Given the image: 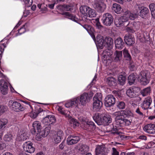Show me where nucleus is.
Wrapping results in <instances>:
<instances>
[{"label":"nucleus","instance_id":"1","mask_svg":"<svg viewBox=\"0 0 155 155\" xmlns=\"http://www.w3.org/2000/svg\"><path fill=\"white\" fill-rule=\"evenodd\" d=\"M113 115L115 117V121L116 130L120 129V127L130 125L132 119L130 117L133 116V114L130 110L126 109L114 112Z\"/></svg>","mask_w":155,"mask_h":155},{"label":"nucleus","instance_id":"2","mask_svg":"<svg viewBox=\"0 0 155 155\" xmlns=\"http://www.w3.org/2000/svg\"><path fill=\"white\" fill-rule=\"evenodd\" d=\"M124 15L120 17H116L114 20L115 25L118 27L123 26L125 22L127 21L129 19L134 20L137 17V15L133 14L128 10L124 12Z\"/></svg>","mask_w":155,"mask_h":155},{"label":"nucleus","instance_id":"3","mask_svg":"<svg viewBox=\"0 0 155 155\" xmlns=\"http://www.w3.org/2000/svg\"><path fill=\"white\" fill-rule=\"evenodd\" d=\"M94 41L97 48L100 49H102L103 47L106 45L110 48H111L113 45V39L109 37H106L104 39L102 36L98 35Z\"/></svg>","mask_w":155,"mask_h":155},{"label":"nucleus","instance_id":"4","mask_svg":"<svg viewBox=\"0 0 155 155\" xmlns=\"http://www.w3.org/2000/svg\"><path fill=\"white\" fill-rule=\"evenodd\" d=\"M93 96L91 92L88 93L84 92L79 96L75 97L77 101L78 105L79 106H84L89 102Z\"/></svg>","mask_w":155,"mask_h":155},{"label":"nucleus","instance_id":"5","mask_svg":"<svg viewBox=\"0 0 155 155\" xmlns=\"http://www.w3.org/2000/svg\"><path fill=\"white\" fill-rule=\"evenodd\" d=\"M2 71L1 67V61H0V90L4 95L6 94L8 92V83L9 79L7 77L4 75L2 72Z\"/></svg>","mask_w":155,"mask_h":155},{"label":"nucleus","instance_id":"6","mask_svg":"<svg viewBox=\"0 0 155 155\" xmlns=\"http://www.w3.org/2000/svg\"><path fill=\"white\" fill-rule=\"evenodd\" d=\"M56 109L59 113L61 114L64 115L68 119L70 124L73 125L74 127H76L79 126L80 125L79 123L76 120L70 116V112H67V113H66L64 108L63 106L58 105L56 106Z\"/></svg>","mask_w":155,"mask_h":155},{"label":"nucleus","instance_id":"7","mask_svg":"<svg viewBox=\"0 0 155 155\" xmlns=\"http://www.w3.org/2000/svg\"><path fill=\"white\" fill-rule=\"evenodd\" d=\"M102 95L99 93L96 94L93 99V108L94 110L98 111L102 106L101 101Z\"/></svg>","mask_w":155,"mask_h":155},{"label":"nucleus","instance_id":"8","mask_svg":"<svg viewBox=\"0 0 155 155\" xmlns=\"http://www.w3.org/2000/svg\"><path fill=\"white\" fill-rule=\"evenodd\" d=\"M134 12H135L133 14H136L137 16L138 13L139 15L143 18H144L149 12L148 8L142 6L141 5L136 4L134 6Z\"/></svg>","mask_w":155,"mask_h":155},{"label":"nucleus","instance_id":"9","mask_svg":"<svg viewBox=\"0 0 155 155\" xmlns=\"http://www.w3.org/2000/svg\"><path fill=\"white\" fill-rule=\"evenodd\" d=\"M8 107L12 110L17 112L22 111L25 109L23 105L15 101H10L8 103Z\"/></svg>","mask_w":155,"mask_h":155},{"label":"nucleus","instance_id":"10","mask_svg":"<svg viewBox=\"0 0 155 155\" xmlns=\"http://www.w3.org/2000/svg\"><path fill=\"white\" fill-rule=\"evenodd\" d=\"M113 54L112 51L110 49H106L104 51L102 54V61L106 66L109 65L113 60L111 57Z\"/></svg>","mask_w":155,"mask_h":155},{"label":"nucleus","instance_id":"11","mask_svg":"<svg viewBox=\"0 0 155 155\" xmlns=\"http://www.w3.org/2000/svg\"><path fill=\"white\" fill-rule=\"evenodd\" d=\"M138 78L141 84L143 85H146L149 82L150 77L148 71H141L138 76Z\"/></svg>","mask_w":155,"mask_h":155},{"label":"nucleus","instance_id":"12","mask_svg":"<svg viewBox=\"0 0 155 155\" xmlns=\"http://www.w3.org/2000/svg\"><path fill=\"white\" fill-rule=\"evenodd\" d=\"M101 20L103 24L107 26H110L113 22V16L108 13L103 15Z\"/></svg>","mask_w":155,"mask_h":155},{"label":"nucleus","instance_id":"13","mask_svg":"<svg viewBox=\"0 0 155 155\" xmlns=\"http://www.w3.org/2000/svg\"><path fill=\"white\" fill-rule=\"evenodd\" d=\"M93 6L94 8L100 12H103L106 8V5L99 0H94Z\"/></svg>","mask_w":155,"mask_h":155},{"label":"nucleus","instance_id":"14","mask_svg":"<svg viewBox=\"0 0 155 155\" xmlns=\"http://www.w3.org/2000/svg\"><path fill=\"white\" fill-rule=\"evenodd\" d=\"M33 143L30 141L25 142L22 145L24 150L29 153H33L35 151V148L33 146Z\"/></svg>","mask_w":155,"mask_h":155},{"label":"nucleus","instance_id":"15","mask_svg":"<svg viewBox=\"0 0 155 155\" xmlns=\"http://www.w3.org/2000/svg\"><path fill=\"white\" fill-rule=\"evenodd\" d=\"M77 103L75 97H74L65 101L64 105L66 108L69 109H71L75 106L76 108H78Z\"/></svg>","mask_w":155,"mask_h":155},{"label":"nucleus","instance_id":"16","mask_svg":"<svg viewBox=\"0 0 155 155\" xmlns=\"http://www.w3.org/2000/svg\"><path fill=\"white\" fill-rule=\"evenodd\" d=\"M139 90V88L138 87L134 86L131 87L127 90L126 94L130 97H135L138 95Z\"/></svg>","mask_w":155,"mask_h":155},{"label":"nucleus","instance_id":"17","mask_svg":"<svg viewBox=\"0 0 155 155\" xmlns=\"http://www.w3.org/2000/svg\"><path fill=\"white\" fill-rule=\"evenodd\" d=\"M83 128L85 130L92 132L95 130L96 126L93 122L88 121L83 123Z\"/></svg>","mask_w":155,"mask_h":155},{"label":"nucleus","instance_id":"18","mask_svg":"<svg viewBox=\"0 0 155 155\" xmlns=\"http://www.w3.org/2000/svg\"><path fill=\"white\" fill-rule=\"evenodd\" d=\"M91 10V8L87 6H82L80 8V12L83 15L81 16V20L84 21H87V18L86 16L88 11Z\"/></svg>","mask_w":155,"mask_h":155},{"label":"nucleus","instance_id":"19","mask_svg":"<svg viewBox=\"0 0 155 155\" xmlns=\"http://www.w3.org/2000/svg\"><path fill=\"white\" fill-rule=\"evenodd\" d=\"M56 119L54 115H50L47 116L43 118L42 122L45 125H49L55 123Z\"/></svg>","mask_w":155,"mask_h":155},{"label":"nucleus","instance_id":"20","mask_svg":"<svg viewBox=\"0 0 155 155\" xmlns=\"http://www.w3.org/2000/svg\"><path fill=\"white\" fill-rule=\"evenodd\" d=\"M107 150L104 145H98L96 146L95 150L96 155H107Z\"/></svg>","mask_w":155,"mask_h":155},{"label":"nucleus","instance_id":"21","mask_svg":"<svg viewBox=\"0 0 155 155\" xmlns=\"http://www.w3.org/2000/svg\"><path fill=\"white\" fill-rule=\"evenodd\" d=\"M115 98L111 95H109L105 98L104 104L106 107H110L114 105L115 101Z\"/></svg>","mask_w":155,"mask_h":155},{"label":"nucleus","instance_id":"22","mask_svg":"<svg viewBox=\"0 0 155 155\" xmlns=\"http://www.w3.org/2000/svg\"><path fill=\"white\" fill-rule=\"evenodd\" d=\"M152 102L151 98L148 97L146 98L141 104V106L143 109L144 110L148 109Z\"/></svg>","mask_w":155,"mask_h":155},{"label":"nucleus","instance_id":"23","mask_svg":"<svg viewBox=\"0 0 155 155\" xmlns=\"http://www.w3.org/2000/svg\"><path fill=\"white\" fill-rule=\"evenodd\" d=\"M80 140L78 136L70 135L67 140V143L68 145H71L77 143Z\"/></svg>","mask_w":155,"mask_h":155},{"label":"nucleus","instance_id":"24","mask_svg":"<svg viewBox=\"0 0 155 155\" xmlns=\"http://www.w3.org/2000/svg\"><path fill=\"white\" fill-rule=\"evenodd\" d=\"M101 116L102 117L101 121L102 125H107L111 122L112 119L108 114H101Z\"/></svg>","mask_w":155,"mask_h":155},{"label":"nucleus","instance_id":"25","mask_svg":"<svg viewBox=\"0 0 155 155\" xmlns=\"http://www.w3.org/2000/svg\"><path fill=\"white\" fill-rule=\"evenodd\" d=\"M29 24L28 23H25L23 25L22 27L20 28V29L17 31V32H16L14 36L16 37L24 33L25 31L29 30Z\"/></svg>","mask_w":155,"mask_h":155},{"label":"nucleus","instance_id":"26","mask_svg":"<svg viewBox=\"0 0 155 155\" xmlns=\"http://www.w3.org/2000/svg\"><path fill=\"white\" fill-rule=\"evenodd\" d=\"M145 131L151 134H155V126L152 124H149L145 126L143 128Z\"/></svg>","mask_w":155,"mask_h":155},{"label":"nucleus","instance_id":"27","mask_svg":"<svg viewBox=\"0 0 155 155\" xmlns=\"http://www.w3.org/2000/svg\"><path fill=\"white\" fill-rule=\"evenodd\" d=\"M124 38L125 42L128 45H131L134 43V38L132 35L126 34L124 36Z\"/></svg>","mask_w":155,"mask_h":155},{"label":"nucleus","instance_id":"28","mask_svg":"<svg viewBox=\"0 0 155 155\" xmlns=\"http://www.w3.org/2000/svg\"><path fill=\"white\" fill-rule=\"evenodd\" d=\"M105 81L110 86H115L116 84V79L112 77H106L105 79Z\"/></svg>","mask_w":155,"mask_h":155},{"label":"nucleus","instance_id":"29","mask_svg":"<svg viewBox=\"0 0 155 155\" xmlns=\"http://www.w3.org/2000/svg\"><path fill=\"white\" fill-rule=\"evenodd\" d=\"M62 14L64 15L66 18L75 22L78 23L79 21V20L78 18L69 12H64Z\"/></svg>","mask_w":155,"mask_h":155},{"label":"nucleus","instance_id":"30","mask_svg":"<svg viewBox=\"0 0 155 155\" xmlns=\"http://www.w3.org/2000/svg\"><path fill=\"white\" fill-rule=\"evenodd\" d=\"M101 114H102L100 113H97L94 114L93 117L94 120L98 125H102L101 121L102 117Z\"/></svg>","mask_w":155,"mask_h":155},{"label":"nucleus","instance_id":"31","mask_svg":"<svg viewBox=\"0 0 155 155\" xmlns=\"http://www.w3.org/2000/svg\"><path fill=\"white\" fill-rule=\"evenodd\" d=\"M14 137L12 135L9 133H8L6 134L4 136V140L7 142H8L10 144H12L14 142Z\"/></svg>","mask_w":155,"mask_h":155},{"label":"nucleus","instance_id":"32","mask_svg":"<svg viewBox=\"0 0 155 155\" xmlns=\"http://www.w3.org/2000/svg\"><path fill=\"white\" fill-rule=\"evenodd\" d=\"M28 137L27 134L24 131H22L18 133L17 136V139L18 141H23L26 140Z\"/></svg>","mask_w":155,"mask_h":155},{"label":"nucleus","instance_id":"33","mask_svg":"<svg viewBox=\"0 0 155 155\" xmlns=\"http://www.w3.org/2000/svg\"><path fill=\"white\" fill-rule=\"evenodd\" d=\"M32 127L34 133L37 131L38 132L40 131L41 128V123L39 121H35L32 124Z\"/></svg>","mask_w":155,"mask_h":155},{"label":"nucleus","instance_id":"34","mask_svg":"<svg viewBox=\"0 0 155 155\" xmlns=\"http://www.w3.org/2000/svg\"><path fill=\"white\" fill-rule=\"evenodd\" d=\"M83 28H85L88 32L89 35L94 41L95 40V36L94 34V31L93 28H91V26L87 25H84L83 26Z\"/></svg>","mask_w":155,"mask_h":155},{"label":"nucleus","instance_id":"35","mask_svg":"<svg viewBox=\"0 0 155 155\" xmlns=\"http://www.w3.org/2000/svg\"><path fill=\"white\" fill-rule=\"evenodd\" d=\"M115 47L116 48L121 49L123 48L124 42L122 39L119 37L117 38L114 41Z\"/></svg>","mask_w":155,"mask_h":155},{"label":"nucleus","instance_id":"36","mask_svg":"<svg viewBox=\"0 0 155 155\" xmlns=\"http://www.w3.org/2000/svg\"><path fill=\"white\" fill-rule=\"evenodd\" d=\"M112 10L116 13L120 14L122 12L123 9L117 3H114L112 5Z\"/></svg>","mask_w":155,"mask_h":155},{"label":"nucleus","instance_id":"37","mask_svg":"<svg viewBox=\"0 0 155 155\" xmlns=\"http://www.w3.org/2000/svg\"><path fill=\"white\" fill-rule=\"evenodd\" d=\"M114 60L115 62L119 61L121 60L122 57V51H116L114 53Z\"/></svg>","mask_w":155,"mask_h":155},{"label":"nucleus","instance_id":"38","mask_svg":"<svg viewBox=\"0 0 155 155\" xmlns=\"http://www.w3.org/2000/svg\"><path fill=\"white\" fill-rule=\"evenodd\" d=\"M8 121L6 119L0 118V129H4L7 126Z\"/></svg>","mask_w":155,"mask_h":155},{"label":"nucleus","instance_id":"39","mask_svg":"<svg viewBox=\"0 0 155 155\" xmlns=\"http://www.w3.org/2000/svg\"><path fill=\"white\" fill-rule=\"evenodd\" d=\"M151 92L150 87L143 89L141 91V94L143 97L147 96L150 95Z\"/></svg>","mask_w":155,"mask_h":155},{"label":"nucleus","instance_id":"40","mask_svg":"<svg viewBox=\"0 0 155 155\" xmlns=\"http://www.w3.org/2000/svg\"><path fill=\"white\" fill-rule=\"evenodd\" d=\"M118 79L120 85H124L126 80L125 74H124V75L120 74L119 75Z\"/></svg>","mask_w":155,"mask_h":155},{"label":"nucleus","instance_id":"41","mask_svg":"<svg viewBox=\"0 0 155 155\" xmlns=\"http://www.w3.org/2000/svg\"><path fill=\"white\" fill-rule=\"evenodd\" d=\"M136 79V76L134 74H131L128 77V82L130 85L134 83Z\"/></svg>","mask_w":155,"mask_h":155},{"label":"nucleus","instance_id":"42","mask_svg":"<svg viewBox=\"0 0 155 155\" xmlns=\"http://www.w3.org/2000/svg\"><path fill=\"white\" fill-rule=\"evenodd\" d=\"M89 10L86 16L87 18V20L88 19V17L92 18L95 17L96 16L95 12L94 10L91 8V10Z\"/></svg>","mask_w":155,"mask_h":155},{"label":"nucleus","instance_id":"43","mask_svg":"<svg viewBox=\"0 0 155 155\" xmlns=\"http://www.w3.org/2000/svg\"><path fill=\"white\" fill-rule=\"evenodd\" d=\"M49 132V130H48L47 128V127H46L43 130L41 131L40 130V131L38 132L39 133L42 137H45L48 135Z\"/></svg>","mask_w":155,"mask_h":155},{"label":"nucleus","instance_id":"44","mask_svg":"<svg viewBox=\"0 0 155 155\" xmlns=\"http://www.w3.org/2000/svg\"><path fill=\"white\" fill-rule=\"evenodd\" d=\"M123 54L124 57L126 60L130 61L131 59L130 55L128 53V51L126 48H124L123 50Z\"/></svg>","mask_w":155,"mask_h":155},{"label":"nucleus","instance_id":"45","mask_svg":"<svg viewBox=\"0 0 155 155\" xmlns=\"http://www.w3.org/2000/svg\"><path fill=\"white\" fill-rule=\"evenodd\" d=\"M5 42H6V44L5 43L2 44L0 43V55H1L3 53L4 51V48L6 47L8 43V40H6V41Z\"/></svg>","mask_w":155,"mask_h":155},{"label":"nucleus","instance_id":"46","mask_svg":"<svg viewBox=\"0 0 155 155\" xmlns=\"http://www.w3.org/2000/svg\"><path fill=\"white\" fill-rule=\"evenodd\" d=\"M149 8L152 15L155 16V4L151 3L149 5Z\"/></svg>","mask_w":155,"mask_h":155},{"label":"nucleus","instance_id":"47","mask_svg":"<svg viewBox=\"0 0 155 155\" xmlns=\"http://www.w3.org/2000/svg\"><path fill=\"white\" fill-rule=\"evenodd\" d=\"M135 112L137 115L140 118H143L144 115L143 113L140 110L139 107H137L135 110Z\"/></svg>","mask_w":155,"mask_h":155},{"label":"nucleus","instance_id":"48","mask_svg":"<svg viewBox=\"0 0 155 155\" xmlns=\"http://www.w3.org/2000/svg\"><path fill=\"white\" fill-rule=\"evenodd\" d=\"M117 106L119 109H123L124 108L125 106V104L124 102L120 101L118 102Z\"/></svg>","mask_w":155,"mask_h":155},{"label":"nucleus","instance_id":"49","mask_svg":"<svg viewBox=\"0 0 155 155\" xmlns=\"http://www.w3.org/2000/svg\"><path fill=\"white\" fill-rule=\"evenodd\" d=\"M7 109V107L4 105H0V116L3 113H4Z\"/></svg>","mask_w":155,"mask_h":155},{"label":"nucleus","instance_id":"50","mask_svg":"<svg viewBox=\"0 0 155 155\" xmlns=\"http://www.w3.org/2000/svg\"><path fill=\"white\" fill-rule=\"evenodd\" d=\"M61 138L55 135L54 137V143H60L61 139Z\"/></svg>","mask_w":155,"mask_h":155},{"label":"nucleus","instance_id":"51","mask_svg":"<svg viewBox=\"0 0 155 155\" xmlns=\"http://www.w3.org/2000/svg\"><path fill=\"white\" fill-rule=\"evenodd\" d=\"M55 135L61 139H62L64 135V134L62 130H58L56 134Z\"/></svg>","mask_w":155,"mask_h":155},{"label":"nucleus","instance_id":"52","mask_svg":"<svg viewBox=\"0 0 155 155\" xmlns=\"http://www.w3.org/2000/svg\"><path fill=\"white\" fill-rule=\"evenodd\" d=\"M64 9L66 11H70L72 9V7L70 5H63Z\"/></svg>","mask_w":155,"mask_h":155},{"label":"nucleus","instance_id":"53","mask_svg":"<svg viewBox=\"0 0 155 155\" xmlns=\"http://www.w3.org/2000/svg\"><path fill=\"white\" fill-rule=\"evenodd\" d=\"M21 21H19L16 25L15 26L13 29L12 31L10 34V35H13V34L15 32V30H16L17 28L21 24Z\"/></svg>","mask_w":155,"mask_h":155},{"label":"nucleus","instance_id":"54","mask_svg":"<svg viewBox=\"0 0 155 155\" xmlns=\"http://www.w3.org/2000/svg\"><path fill=\"white\" fill-rule=\"evenodd\" d=\"M120 155H135V153L133 152L128 153L123 152L120 153Z\"/></svg>","mask_w":155,"mask_h":155},{"label":"nucleus","instance_id":"55","mask_svg":"<svg viewBox=\"0 0 155 155\" xmlns=\"http://www.w3.org/2000/svg\"><path fill=\"white\" fill-rule=\"evenodd\" d=\"M112 150L113 152L112 155H119V152L115 148H113Z\"/></svg>","mask_w":155,"mask_h":155},{"label":"nucleus","instance_id":"56","mask_svg":"<svg viewBox=\"0 0 155 155\" xmlns=\"http://www.w3.org/2000/svg\"><path fill=\"white\" fill-rule=\"evenodd\" d=\"M65 146V141H63L59 145V148L60 149L63 150Z\"/></svg>","mask_w":155,"mask_h":155},{"label":"nucleus","instance_id":"57","mask_svg":"<svg viewBox=\"0 0 155 155\" xmlns=\"http://www.w3.org/2000/svg\"><path fill=\"white\" fill-rule=\"evenodd\" d=\"M42 137L40 134L38 132L36 135L35 139L37 140L40 141L41 140Z\"/></svg>","mask_w":155,"mask_h":155},{"label":"nucleus","instance_id":"58","mask_svg":"<svg viewBox=\"0 0 155 155\" xmlns=\"http://www.w3.org/2000/svg\"><path fill=\"white\" fill-rule=\"evenodd\" d=\"M29 13L30 12L29 10H25L23 12V16L26 17L29 14Z\"/></svg>","mask_w":155,"mask_h":155},{"label":"nucleus","instance_id":"59","mask_svg":"<svg viewBox=\"0 0 155 155\" xmlns=\"http://www.w3.org/2000/svg\"><path fill=\"white\" fill-rule=\"evenodd\" d=\"M5 147L6 145L5 143L0 142V150H3Z\"/></svg>","mask_w":155,"mask_h":155},{"label":"nucleus","instance_id":"60","mask_svg":"<svg viewBox=\"0 0 155 155\" xmlns=\"http://www.w3.org/2000/svg\"><path fill=\"white\" fill-rule=\"evenodd\" d=\"M97 78V76L96 74L94 76V78L93 79L92 81L91 84V85H93L96 82V79Z\"/></svg>","mask_w":155,"mask_h":155},{"label":"nucleus","instance_id":"61","mask_svg":"<svg viewBox=\"0 0 155 155\" xmlns=\"http://www.w3.org/2000/svg\"><path fill=\"white\" fill-rule=\"evenodd\" d=\"M138 139L141 140H147V137L146 136L143 135L140 136L139 137Z\"/></svg>","mask_w":155,"mask_h":155},{"label":"nucleus","instance_id":"62","mask_svg":"<svg viewBox=\"0 0 155 155\" xmlns=\"http://www.w3.org/2000/svg\"><path fill=\"white\" fill-rule=\"evenodd\" d=\"M37 114L35 113H32L30 115V116L32 118H35L37 116Z\"/></svg>","mask_w":155,"mask_h":155},{"label":"nucleus","instance_id":"63","mask_svg":"<svg viewBox=\"0 0 155 155\" xmlns=\"http://www.w3.org/2000/svg\"><path fill=\"white\" fill-rule=\"evenodd\" d=\"M52 2L55 4H58L61 2H64V0H52Z\"/></svg>","mask_w":155,"mask_h":155},{"label":"nucleus","instance_id":"64","mask_svg":"<svg viewBox=\"0 0 155 155\" xmlns=\"http://www.w3.org/2000/svg\"><path fill=\"white\" fill-rule=\"evenodd\" d=\"M130 104L133 107H137V103L134 102L132 101L130 102Z\"/></svg>","mask_w":155,"mask_h":155}]
</instances>
